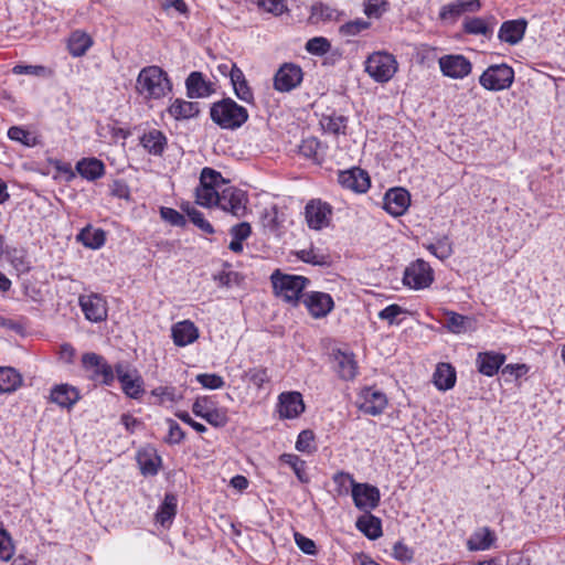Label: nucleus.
<instances>
[{
	"label": "nucleus",
	"instance_id": "1",
	"mask_svg": "<svg viewBox=\"0 0 565 565\" xmlns=\"http://www.w3.org/2000/svg\"><path fill=\"white\" fill-rule=\"evenodd\" d=\"M168 73L158 65L145 66L136 81V92L146 100H157L172 92Z\"/></svg>",
	"mask_w": 565,
	"mask_h": 565
},
{
	"label": "nucleus",
	"instance_id": "2",
	"mask_svg": "<svg viewBox=\"0 0 565 565\" xmlns=\"http://www.w3.org/2000/svg\"><path fill=\"white\" fill-rule=\"evenodd\" d=\"M248 111L230 97L215 102L210 107V117L222 129L235 130L248 119Z\"/></svg>",
	"mask_w": 565,
	"mask_h": 565
},
{
	"label": "nucleus",
	"instance_id": "3",
	"mask_svg": "<svg viewBox=\"0 0 565 565\" xmlns=\"http://www.w3.org/2000/svg\"><path fill=\"white\" fill-rule=\"evenodd\" d=\"M270 280L276 297L294 307L303 299V290L310 284L305 276L282 274L278 269L271 274Z\"/></svg>",
	"mask_w": 565,
	"mask_h": 565
},
{
	"label": "nucleus",
	"instance_id": "4",
	"mask_svg": "<svg viewBox=\"0 0 565 565\" xmlns=\"http://www.w3.org/2000/svg\"><path fill=\"white\" fill-rule=\"evenodd\" d=\"M333 481L340 486L347 482L351 484V494L354 505L365 512H370L377 508L381 493L379 488L369 483H359L354 480L353 476L349 472L339 471L333 476Z\"/></svg>",
	"mask_w": 565,
	"mask_h": 565
},
{
	"label": "nucleus",
	"instance_id": "5",
	"mask_svg": "<svg viewBox=\"0 0 565 565\" xmlns=\"http://www.w3.org/2000/svg\"><path fill=\"white\" fill-rule=\"evenodd\" d=\"M365 72L377 83L388 82L397 72L395 56L387 52H374L365 61Z\"/></svg>",
	"mask_w": 565,
	"mask_h": 565
},
{
	"label": "nucleus",
	"instance_id": "6",
	"mask_svg": "<svg viewBox=\"0 0 565 565\" xmlns=\"http://www.w3.org/2000/svg\"><path fill=\"white\" fill-rule=\"evenodd\" d=\"M116 379L122 393L132 399H139L145 393V382L139 371L130 363L120 361L115 365Z\"/></svg>",
	"mask_w": 565,
	"mask_h": 565
},
{
	"label": "nucleus",
	"instance_id": "7",
	"mask_svg": "<svg viewBox=\"0 0 565 565\" xmlns=\"http://www.w3.org/2000/svg\"><path fill=\"white\" fill-rule=\"evenodd\" d=\"M513 82L514 70L505 63L488 66L479 77L480 85L491 92L508 89Z\"/></svg>",
	"mask_w": 565,
	"mask_h": 565
},
{
	"label": "nucleus",
	"instance_id": "8",
	"mask_svg": "<svg viewBox=\"0 0 565 565\" xmlns=\"http://www.w3.org/2000/svg\"><path fill=\"white\" fill-rule=\"evenodd\" d=\"M82 365L89 372V377L103 385L111 386L116 379L115 366L97 353L87 352L82 355Z\"/></svg>",
	"mask_w": 565,
	"mask_h": 565
},
{
	"label": "nucleus",
	"instance_id": "9",
	"mask_svg": "<svg viewBox=\"0 0 565 565\" xmlns=\"http://www.w3.org/2000/svg\"><path fill=\"white\" fill-rule=\"evenodd\" d=\"M434 282V270L430 265L418 258L412 262L404 270L403 284L411 289L422 290Z\"/></svg>",
	"mask_w": 565,
	"mask_h": 565
},
{
	"label": "nucleus",
	"instance_id": "10",
	"mask_svg": "<svg viewBox=\"0 0 565 565\" xmlns=\"http://www.w3.org/2000/svg\"><path fill=\"white\" fill-rule=\"evenodd\" d=\"M387 397L384 392L374 387V386H365L363 387L355 401L356 407L364 414L371 416H377L384 412L387 406Z\"/></svg>",
	"mask_w": 565,
	"mask_h": 565
},
{
	"label": "nucleus",
	"instance_id": "11",
	"mask_svg": "<svg viewBox=\"0 0 565 565\" xmlns=\"http://www.w3.org/2000/svg\"><path fill=\"white\" fill-rule=\"evenodd\" d=\"M246 203L245 192L227 184L221 190L216 200L217 207L238 217L244 215Z\"/></svg>",
	"mask_w": 565,
	"mask_h": 565
},
{
	"label": "nucleus",
	"instance_id": "12",
	"mask_svg": "<svg viewBox=\"0 0 565 565\" xmlns=\"http://www.w3.org/2000/svg\"><path fill=\"white\" fill-rule=\"evenodd\" d=\"M332 216V206L320 200H310L305 207V218L311 230H322L329 226Z\"/></svg>",
	"mask_w": 565,
	"mask_h": 565
},
{
	"label": "nucleus",
	"instance_id": "13",
	"mask_svg": "<svg viewBox=\"0 0 565 565\" xmlns=\"http://www.w3.org/2000/svg\"><path fill=\"white\" fill-rule=\"evenodd\" d=\"M302 79L303 73L299 65L285 63L274 75V88L280 93H289L297 88Z\"/></svg>",
	"mask_w": 565,
	"mask_h": 565
},
{
	"label": "nucleus",
	"instance_id": "14",
	"mask_svg": "<svg viewBox=\"0 0 565 565\" xmlns=\"http://www.w3.org/2000/svg\"><path fill=\"white\" fill-rule=\"evenodd\" d=\"M438 63L443 75L454 79L465 78L472 70L470 61L460 54L444 55Z\"/></svg>",
	"mask_w": 565,
	"mask_h": 565
},
{
	"label": "nucleus",
	"instance_id": "15",
	"mask_svg": "<svg viewBox=\"0 0 565 565\" xmlns=\"http://www.w3.org/2000/svg\"><path fill=\"white\" fill-rule=\"evenodd\" d=\"M338 182L343 189L355 193H365L371 186L369 173L359 167L339 171Z\"/></svg>",
	"mask_w": 565,
	"mask_h": 565
},
{
	"label": "nucleus",
	"instance_id": "16",
	"mask_svg": "<svg viewBox=\"0 0 565 565\" xmlns=\"http://www.w3.org/2000/svg\"><path fill=\"white\" fill-rule=\"evenodd\" d=\"M302 302L310 316L315 319L327 317L334 308V301L331 295L322 291H309L305 294Z\"/></svg>",
	"mask_w": 565,
	"mask_h": 565
},
{
	"label": "nucleus",
	"instance_id": "17",
	"mask_svg": "<svg viewBox=\"0 0 565 565\" xmlns=\"http://www.w3.org/2000/svg\"><path fill=\"white\" fill-rule=\"evenodd\" d=\"M278 413L280 418L294 419L305 412V403L299 392H284L278 396Z\"/></svg>",
	"mask_w": 565,
	"mask_h": 565
},
{
	"label": "nucleus",
	"instance_id": "18",
	"mask_svg": "<svg viewBox=\"0 0 565 565\" xmlns=\"http://www.w3.org/2000/svg\"><path fill=\"white\" fill-rule=\"evenodd\" d=\"M79 306L85 318L92 322H102L107 318V302L100 295L81 296Z\"/></svg>",
	"mask_w": 565,
	"mask_h": 565
},
{
	"label": "nucleus",
	"instance_id": "19",
	"mask_svg": "<svg viewBox=\"0 0 565 565\" xmlns=\"http://www.w3.org/2000/svg\"><path fill=\"white\" fill-rule=\"evenodd\" d=\"M383 200V209L395 217L405 214L411 205V195L403 188L390 189Z\"/></svg>",
	"mask_w": 565,
	"mask_h": 565
},
{
	"label": "nucleus",
	"instance_id": "20",
	"mask_svg": "<svg viewBox=\"0 0 565 565\" xmlns=\"http://www.w3.org/2000/svg\"><path fill=\"white\" fill-rule=\"evenodd\" d=\"M185 89L190 99L206 98L215 92L213 83L198 71L191 72L186 77Z\"/></svg>",
	"mask_w": 565,
	"mask_h": 565
},
{
	"label": "nucleus",
	"instance_id": "21",
	"mask_svg": "<svg viewBox=\"0 0 565 565\" xmlns=\"http://www.w3.org/2000/svg\"><path fill=\"white\" fill-rule=\"evenodd\" d=\"M480 8V0H457L443 6L439 11V18L454 23L465 12H477Z\"/></svg>",
	"mask_w": 565,
	"mask_h": 565
},
{
	"label": "nucleus",
	"instance_id": "22",
	"mask_svg": "<svg viewBox=\"0 0 565 565\" xmlns=\"http://www.w3.org/2000/svg\"><path fill=\"white\" fill-rule=\"evenodd\" d=\"M198 327L191 320H182L171 327V337L177 347L183 348L199 339Z\"/></svg>",
	"mask_w": 565,
	"mask_h": 565
},
{
	"label": "nucleus",
	"instance_id": "23",
	"mask_svg": "<svg viewBox=\"0 0 565 565\" xmlns=\"http://www.w3.org/2000/svg\"><path fill=\"white\" fill-rule=\"evenodd\" d=\"M136 460L145 477H152L159 472L162 459L152 447H145L137 451Z\"/></svg>",
	"mask_w": 565,
	"mask_h": 565
},
{
	"label": "nucleus",
	"instance_id": "24",
	"mask_svg": "<svg viewBox=\"0 0 565 565\" xmlns=\"http://www.w3.org/2000/svg\"><path fill=\"white\" fill-rule=\"evenodd\" d=\"M75 170L83 179L93 182L105 175L106 166L102 160L88 157L78 160Z\"/></svg>",
	"mask_w": 565,
	"mask_h": 565
},
{
	"label": "nucleus",
	"instance_id": "25",
	"mask_svg": "<svg viewBox=\"0 0 565 565\" xmlns=\"http://www.w3.org/2000/svg\"><path fill=\"white\" fill-rule=\"evenodd\" d=\"M527 22L524 19L509 20L500 26L498 38L510 45L518 44L524 36Z\"/></svg>",
	"mask_w": 565,
	"mask_h": 565
},
{
	"label": "nucleus",
	"instance_id": "26",
	"mask_svg": "<svg viewBox=\"0 0 565 565\" xmlns=\"http://www.w3.org/2000/svg\"><path fill=\"white\" fill-rule=\"evenodd\" d=\"M507 356L503 353L487 351L480 352L477 356L478 371L486 376H493L504 364Z\"/></svg>",
	"mask_w": 565,
	"mask_h": 565
},
{
	"label": "nucleus",
	"instance_id": "27",
	"mask_svg": "<svg viewBox=\"0 0 565 565\" xmlns=\"http://www.w3.org/2000/svg\"><path fill=\"white\" fill-rule=\"evenodd\" d=\"M79 398L78 390L68 384L55 385L51 390V401L63 408H72Z\"/></svg>",
	"mask_w": 565,
	"mask_h": 565
},
{
	"label": "nucleus",
	"instance_id": "28",
	"mask_svg": "<svg viewBox=\"0 0 565 565\" xmlns=\"http://www.w3.org/2000/svg\"><path fill=\"white\" fill-rule=\"evenodd\" d=\"M168 113L175 120L191 119L199 115L200 104L198 102L175 98L168 107Z\"/></svg>",
	"mask_w": 565,
	"mask_h": 565
},
{
	"label": "nucleus",
	"instance_id": "29",
	"mask_svg": "<svg viewBox=\"0 0 565 565\" xmlns=\"http://www.w3.org/2000/svg\"><path fill=\"white\" fill-rule=\"evenodd\" d=\"M495 533L488 526L476 530L467 541L469 551H487L495 542Z\"/></svg>",
	"mask_w": 565,
	"mask_h": 565
},
{
	"label": "nucleus",
	"instance_id": "30",
	"mask_svg": "<svg viewBox=\"0 0 565 565\" xmlns=\"http://www.w3.org/2000/svg\"><path fill=\"white\" fill-rule=\"evenodd\" d=\"M178 498L174 493L168 492L164 495L157 513L156 521L163 527H169L172 524L177 514Z\"/></svg>",
	"mask_w": 565,
	"mask_h": 565
},
{
	"label": "nucleus",
	"instance_id": "31",
	"mask_svg": "<svg viewBox=\"0 0 565 565\" xmlns=\"http://www.w3.org/2000/svg\"><path fill=\"white\" fill-rule=\"evenodd\" d=\"M355 526L369 540H377L383 534L381 519L373 515L371 512L359 516Z\"/></svg>",
	"mask_w": 565,
	"mask_h": 565
},
{
	"label": "nucleus",
	"instance_id": "32",
	"mask_svg": "<svg viewBox=\"0 0 565 565\" xmlns=\"http://www.w3.org/2000/svg\"><path fill=\"white\" fill-rule=\"evenodd\" d=\"M141 146L152 156H161L167 147V137L158 129L145 132L140 138Z\"/></svg>",
	"mask_w": 565,
	"mask_h": 565
},
{
	"label": "nucleus",
	"instance_id": "33",
	"mask_svg": "<svg viewBox=\"0 0 565 565\" xmlns=\"http://www.w3.org/2000/svg\"><path fill=\"white\" fill-rule=\"evenodd\" d=\"M76 241L89 249H99L106 243V232L102 228H93L87 225L76 235Z\"/></svg>",
	"mask_w": 565,
	"mask_h": 565
},
{
	"label": "nucleus",
	"instance_id": "34",
	"mask_svg": "<svg viewBox=\"0 0 565 565\" xmlns=\"http://www.w3.org/2000/svg\"><path fill=\"white\" fill-rule=\"evenodd\" d=\"M93 39L86 32L76 30L71 33L67 42V49L73 57H81L92 47Z\"/></svg>",
	"mask_w": 565,
	"mask_h": 565
},
{
	"label": "nucleus",
	"instance_id": "35",
	"mask_svg": "<svg viewBox=\"0 0 565 565\" xmlns=\"http://www.w3.org/2000/svg\"><path fill=\"white\" fill-rule=\"evenodd\" d=\"M337 372L344 381L353 380L358 373V365L352 353L338 351L334 354Z\"/></svg>",
	"mask_w": 565,
	"mask_h": 565
},
{
	"label": "nucleus",
	"instance_id": "36",
	"mask_svg": "<svg viewBox=\"0 0 565 565\" xmlns=\"http://www.w3.org/2000/svg\"><path fill=\"white\" fill-rule=\"evenodd\" d=\"M434 384L439 391H448L456 384V371L449 363H439L434 373Z\"/></svg>",
	"mask_w": 565,
	"mask_h": 565
},
{
	"label": "nucleus",
	"instance_id": "37",
	"mask_svg": "<svg viewBox=\"0 0 565 565\" xmlns=\"http://www.w3.org/2000/svg\"><path fill=\"white\" fill-rule=\"evenodd\" d=\"M3 256L18 273L26 274L30 271L31 263L28 258L25 249L13 246H7Z\"/></svg>",
	"mask_w": 565,
	"mask_h": 565
},
{
	"label": "nucleus",
	"instance_id": "38",
	"mask_svg": "<svg viewBox=\"0 0 565 565\" xmlns=\"http://www.w3.org/2000/svg\"><path fill=\"white\" fill-rule=\"evenodd\" d=\"M299 153L316 163H321L324 157V148L318 138L309 137L299 145Z\"/></svg>",
	"mask_w": 565,
	"mask_h": 565
},
{
	"label": "nucleus",
	"instance_id": "39",
	"mask_svg": "<svg viewBox=\"0 0 565 565\" xmlns=\"http://www.w3.org/2000/svg\"><path fill=\"white\" fill-rule=\"evenodd\" d=\"M348 118L343 115L331 111L323 114L320 119V125L326 132L332 135H344L347 129Z\"/></svg>",
	"mask_w": 565,
	"mask_h": 565
},
{
	"label": "nucleus",
	"instance_id": "40",
	"mask_svg": "<svg viewBox=\"0 0 565 565\" xmlns=\"http://www.w3.org/2000/svg\"><path fill=\"white\" fill-rule=\"evenodd\" d=\"M22 384L21 374L13 367L0 366V393H12Z\"/></svg>",
	"mask_w": 565,
	"mask_h": 565
},
{
	"label": "nucleus",
	"instance_id": "41",
	"mask_svg": "<svg viewBox=\"0 0 565 565\" xmlns=\"http://www.w3.org/2000/svg\"><path fill=\"white\" fill-rule=\"evenodd\" d=\"M231 83L234 93L238 99L247 104L254 103L253 90L248 86V83L242 70H234Z\"/></svg>",
	"mask_w": 565,
	"mask_h": 565
},
{
	"label": "nucleus",
	"instance_id": "42",
	"mask_svg": "<svg viewBox=\"0 0 565 565\" xmlns=\"http://www.w3.org/2000/svg\"><path fill=\"white\" fill-rule=\"evenodd\" d=\"M279 460L288 465L294 470L297 479L301 483H308L310 481V478L307 473L306 461L300 459L299 456L294 454H282L280 455Z\"/></svg>",
	"mask_w": 565,
	"mask_h": 565
},
{
	"label": "nucleus",
	"instance_id": "43",
	"mask_svg": "<svg viewBox=\"0 0 565 565\" xmlns=\"http://www.w3.org/2000/svg\"><path fill=\"white\" fill-rule=\"evenodd\" d=\"M471 319L460 313L448 311L446 313L445 327L456 334L465 333L470 329Z\"/></svg>",
	"mask_w": 565,
	"mask_h": 565
},
{
	"label": "nucleus",
	"instance_id": "44",
	"mask_svg": "<svg viewBox=\"0 0 565 565\" xmlns=\"http://www.w3.org/2000/svg\"><path fill=\"white\" fill-rule=\"evenodd\" d=\"M227 182L223 179L222 174L211 168H203L200 175L201 186H212L222 190Z\"/></svg>",
	"mask_w": 565,
	"mask_h": 565
},
{
	"label": "nucleus",
	"instance_id": "45",
	"mask_svg": "<svg viewBox=\"0 0 565 565\" xmlns=\"http://www.w3.org/2000/svg\"><path fill=\"white\" fill-rule=\"evenodd\" d=\"M463 31L468 34L489 36L491 28L481 18H467L463 22Z\"/></svg>",
	"mask_w": 565,
	"mask_h": 565
},
{
	"label": "nucleus",
	"instance_id": "46",
	"mask_svg": "<svg viewBox=\"0 0 565 565\" xmlns=\"http://www.w3.org/2000/svg\"><path fill=\"white\" fill-rule=\"evenodd\" d=\"M220 192L221 190L212 186L199 185L195 191L196 203L205 207L216 206V200L218 199Z\"/></svg>",
	"mask_w": 565,
	"mask_h": 565
},
{
	"label": "nucleus",
	"instance_id": "47",
	"mask_svg": "<svg viewBox=\"0 0 565 565\" xmlns=\"http://www.w3.org/2000/svg\"><path fill=\"white\" fill-rule=\"evenodd\" d=\"M371 26V23L364 19L358 18L355 20L349 21L344 24H342L339 28V33L342 36H355L360 34L361 32L367 30Z\"/></svg>",
	"mask_w": 565,
	"mask_h": 565
},
{
	"label": "nucleus",
	"instance_id": "48",
	"mask_svg": "<svg viewBox=\"0 0 565 565\" xmlns=\"http://www.w3.org/2000/svg\"><path fill=\"white\" fill-rule=\"evenodd\" d=\"M305 49L312 55L321 56L331 50V43L327 38L315 36L307 41Z\"/></svg>",
	"mask_w": 565,
	"mask_h": 565
},
{
	"label": "nucleus",
	"instance_id": "49",
	"mask_svg": "<svg viewBox=\"0 0 565 565\" xmlns=\"http://www.w3.org/2000/svg\"><path fill=\"white\" fill-rule=\"evenodd\" d=\"M315 434L310 429L300 431L296 441V449L300 452L312 454L316 451Z\"/></svg>",
	"mask_w": 565,
	"mask_h": 565
},
{
	"label": "nucleus",
	"instance_id": "50",
	"mask_svg": "<svg viewBox=\"0 0 565 565\" xmlns=\"http://www.w3.org/2000/svg\"><path fill=\"white\" fill-rule=\"evenodd\" d=\"M195 381L207 390H220L225 386V381L222 376L214 373H201L195 376Z\"/></svg>",
	"mask_w": 565,
	"mask_h": 565
},
{
	"label": "nucleus",
	"instance_id": "51",
	"mask_svg": "<svg viewBox=\"0 0 565 565\" xmlns=\"http://www.w3.org/2000/svg\"><path fill=\"white\" fill-rule=\"evenodd\" d=\"M297 256L302 262L313 266H327L329 265L328 256L319 254L315 249H301L297 253Z\"/></svg>",
	"mask_w": 565,
	"mask_h": 565
},
{
	"label": "nucleus",
	"instance_id": "52",
	"mask_svg": "<svg viewBox=\"0 0 565 565\" xmlns=\"http://www.w3.org/2000/svg\"><path fill=\"white\" fill-rule=\"evenodd\" d=\"M186 215L189 216L190 221L198 226L201 231H203L206 234H213L214 228L211 225L209 221L204 218V215L202 212L196 210L195 207H189V210H185Z\"/></svg>",
	"mask_w": 565,
	"mask_h": 565
},
{
	"label": "nucleus",
	"instance_id": "53",
	"mask_svg": "<svg viewBox=\"0 0 565 565\" xmlns=\"http://www.w3.org/2000/svg\"><path fill=\"white\" fill-rule=\"evenodd\" d=\"M406 310L403 309L401 306L396 305V303H393V305H390L387 307H385L384 309H382L380 312H379V318L381 320H385L388 322V324L393 326V324H401V321L397 319L399 315L402 313H405Z\"/></svg>",
	"mask_w": 565,
	"mask_h": 565
},
{
	"label": "nucleus",
	"instance_id": "54",
	"mask_svg": "<svg viewBox=\"0 0 565 565\" xmlns=\"http://www.w3.org/2000/svg\"><path fill=\"white\" fill-rule=\"evenodd\" d=\"M202 418L214 427H224L228 422L226 411L223 408H216L215 406L206 412Z\"/></svg>",
	"mask_w": 565,
	"mask_h": 565
},
{
	"label": "nucleus",
	"instance_id": "55",
	"mask_svg": "<svg viewBox=\"0 0 565 565\" xmlns=\"http://www.w3.org/2000/svg\"><path fill=\"white\" fill-rule=\"evenodd\" d=\"M160 216L163 221L173 226L183 227L186 224V218L184 215L172 207H161Z\"/></svg>",
	"mask_w": 565,
	"mask_h": 565
},
{
	"label": "nucleus",
	"instance_id": "56",
	"mask_svg": "<svg viewBox=\"0 0 565 565\" xmlns=\"http://www.w3.org/2000/svg\"><path fill=\"white\" fill-rule=\"evenodd\" d=\"M454 254L452 242L449 236L444 235L436 239V253L435 257L440 260L448 259Z\"/></svg>",
	"mask_w": 565,
	"mask_h": 565
},
{
	"label": "nucleus",
	"instance_id": "57",
	"mask_svg": "<svg viewBox=\"0 0 565 565\" xmlns=\"http://www.w3.org/2000/svg\"><path fill=\"white\" fill-rule=\"evenodd\" d=\"M387 0H367L364 6V13L369 18H380L388 8Z\"/></svg>",
	"mask_w": 565,
	"mask_h": 565
},
{
	"label": "nucleus",
	"instance_id": "58",
	"mask_svg": "<svg viewBox=\"0 0 565 565\" xmlns=\"http://www.w3.org/2000/svg\"><path fill=\"white\" fill-rule=\"evenodd\" d=\"M294 539H295L296 545L302 553H305L307 555H311V556L317 555L318 550H317V545L313 540L305 536L303 534H301L299 532H295Z\"/></svg>",
	"mask_w": 565,
	"mask_h": 565
},
{
	"label": "nucleus",
	"instance_id": "59",
	"mask_svg": "<svg viewBox=\"0 0 565 565\" xmlns=\"http://www.w3.org/2000/svg\"><path fill=\"white\" fill-rule=\"evenodd\" d=\"M248 380L258 388H262L265 383L269 382L270 377L265 367H253L246 372Z\"/></svg>",
	"mask_w": 565,
	"mask_h": 565
},
{
	"label": "nucleus",
	"instance_id": "60",
	"mask_svg": "<svg viewBox=\"0 0 565 565\" xmlns=\"http://www.w3.org/2000/svg\"><path fill=\"white\" fill-rule=\"evenodd\" d=\"M151 395L157 397L160 403L175 402L180 397L173 386H158L151 391Z\"/></svg>",
	"mask_w": 565,
	"mask_h": 565
},
{
	"label": "nucleus",
	"instance_id": "61",
	"mask_svg": "<svg viewBox=\"0 0 565 565\" xmlns=\"http://www.w3.org/2000/svg\"><path fill=\"white\" fill-rule=\"evenodd\" d=\"M214 406V402L210 396H200L194 401L192 412L195 416L202 418Z\"/></svg>",
	"mask_w": 565,
	"mask_h": 565
},
{
	"label": "nucleus",
	"instance_id": "62",
	"mask_svg": "<svg viewBox=\"0 0 565 565\" xmlns=\"http://www.w3.org/2000/svg\"><path fill=\"white\" fill-rule=\"evenodd\" d=\"M335 10L331 7L322 3L316 2L311 7V17L327 21L332 20L334 17Z\"/></svg>",
	"mask_w": 565,
	"mask_h": 565
},
{
	"label": "nucleus",
	"instance_id": "63",
	"mask_svg": "<svg viewBox=\"0 0 565 565\" xmlns=\"http://www.w3.org/2000/svg\"><path fill=\"white\" fill-rule=\"evenodd\" d=\"M13 74L21 75H34V76H45L47 70L43 65H23L18 64L12 68Z\"/></svg>",
	"mask_w": 565,
	"mask_h": 565
},
{
	"label": "nucleus",
	"instance_id": "64",
	"mask_svg": "<svg viewBox=\"0 0 565 565\" xmlns=\"http://www.w3.org/2000/svg\"><path fill=\"white\" fill-rule=\"evenodd\" d=\"M230 234H231L232 238H234L236 241L244 242L245 239H247L250 236L252 226L247 222L238 223L231 227Z\"/></svg>",
	"mask_w": 565,
	"mask_h": 565
}]
</instances>
